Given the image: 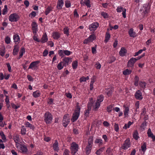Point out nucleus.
I'll return each mask as SVG.
<instances>
[{"instance_id": "obj_35", "label": "nucleus", "mask_w": 155, "mask_h": 155, "mask_svg": "<svg viewBox=\"0 0 155 155\" xmlns=\"http://www.w3.org/2000/svg\"><path fill=\"white\" fill-rule=\"evenodd\" d=\"M147 134H148V136L149 137H151L152 138L154 136L153 134L152 133L150 128H149L148 129Z\"/></svg>"}, {"instance_id": "obj_44", "label": "nucleus", "mask_w": 155, "mask_h": 155, "mask_svg": "<svg viewBox=\"0 0 155 155\" xmlns=\"http://www.w3.org/2000/svg\"><path fill=\"white\" fill-rule=\"evenodd\" d=\"M5 42L7 44H8L10 43V38L8 37V36H7L6 37L5 39Z\"/></svg>"}, {"instance_id": "obj_22", "label": "nucleus", "mask_w": 155, "mask_h": 155, "mask_svg": "<svg viewBox=\"0 0 155 155\" xmlns=\"http://www.w3.org/2000/svg\"><path fill=\"white\" fill-rule=\"evenodd\" d=\"M25 52V49L24 48H21V50L20 51V55L18 58V59H20L23 56V53Z\"/></svg>"}, {"instance_id": "obj_49", "label": "nucleus", "mask_w": 155, "mask_h": 155, "mask_svg": "<svg viewBox=\"0 0 155 155\" xmlns=\"http://www.w3.org/2000/svg\"><path fill=\"white\" fill-rule=\"evenodd\" d=\"M51 10V9L50 7H48L45 11V14L47 15Z\"/></svg>"}, {"instance_id": "obj_15", "label": "nucleus", "mask_w": 155, "mask_h": 155, "mask_svg": "<svg viewBox=\"0 0 155 155\" xmlns=\"http://www.w3.org/2000/svg\"><path fill=\"white\" fill-rule=\"evenodd\" d=\"M128 33L130 37L134 38L136 36V33L133 31V29L132 28H130L129 30Z\"/></svg>"}, {"instance_id": "obj_59", "label": "nucleus", "mask_w": 155, "mask_h": 155, "mask_svg": "<svg viewBox=\"0 0 155 155\" xmlns=\"http://www.w3.org/2000/svg\"><path fill=\"white\" fill-rule=\"evenodd\" d=\"M32 29L33 30V32L34 33H36V31H37V27H32Z\"/></svg>"}, {"instance_id": "obj_27", "label": "nucleus", "mask_w": 155, "mask_h": 155, "mask_svg": "<svg viewBox=\"0 0 155 155\" xmlns=\"http://www.w3.org/2000/svg\"><path fill=\"white\" fill-rule=\"evenodd\" d=\"M103 99L104 96L103 95H101L97 97V102L100 104L103 101Z\"/></svg>"}, {"instance_id": "obj_42", "label": "nucleus", "mask_w": 155, "mask_h": 155, "mask_svg": "<svg viewBox=\"0 0 155 155\" xmlns=\"http://www.w3.org/2000/svg\"><path fill=\"white\" fill-rule=\"evenodd\" d=\"M142 150L143 152H145L146 149V144L144 143L141 147Z\"/></svg>"}, {"instance_id": "obj_4", "label": "nucleus", "mask_w": 155, "mask_h": 155, "mask_svg": "<svg viewBox=\"0 0 155 155\" xmlns=\"http://www.w3.org/2000/svg\"><path fill=\"white\" fill-rule=\"evenodd\" d=\"M71 153L73 155H75L76 152L78 151V145L75 142H73L72 143V145L71 147Z\"/></svg>"}, {"instance_id": "obj_56", "label": "nucleus", "mask_w": 155, "mask_h": 155, "mask_svg": "<svg viewBox=\"0 0 155 155\" xmlns=\"http://www.w3.org/2000/svg\"><path fill=\"white\" fill-rule=\"evenodd\" d=\"M146 125H147V122L146 121H144V122H143V123L142 124L140 127L144 129L145 126H146Z\"/></svg>"}, {"instance_id": "obj_53", "label": "nucleus", "mask_w": 155, "mask_h": 155, "mask_svg": "<svg viewBox=\"0 0 155 155\" xmlns=\"http://www.w3.org/2000/svg\"><path fill=\"white\" fill-rule=\"evenodd\" d=\"M140 84L141 87L143 88L145 87L146 85V83L144 82H141L140 83Z\"/></svg>"}, {"instance_id": "obj_60", "label": "nucleus", "mask_w": 155, "mask_h": 155, "mask_svg": "<svg viewBox=\"0 0 155 155\" xmlns=\"http://www.w3.org/2000/svg\"><path fill=\"white\" fill-rule=\"evenodd\" d=\"M69 150L67 149H65L64 150L63 155H69Z\"/></svg>"}, {"instance_id": "obj_63", "label": "nucleus", "mask_w": 155, "mask_h": 155, "mask_svg": "<svg viewBox=\"0 0 155 155\" xmlns=\"http://www.w3.org/2000/svg\"><path fill=\"white\" fill-rule=\"evenodd\" d=\"M64 51H63L61 50H60L58 51V54H59V55L61 56L62 57L64 56Z\"/></svg>"}, {"instance_id": "obj_31", "label": "nucleus", "mask_w": 155, "mask_h": 155, "mask_svg": "<svg viewBox=\"0 0 155 155\" xmlns=\"http://www.w3.org/2000/svg\"><path fill=\"white\" fill-rule=\"evenodd\" d=\"M33 96L35 98L39 97L40 96V93L38 91H36L33 92Z\"/></svg>"}, {"instance_id": "obj_9", "label": "nucleus", "mask_w": 155, "mask_h": 155, "mask_svg": "<svg viewBox=\"0 0 155 155\" xmlns=\"http://www.w3.org/2000/svg\"><path fill=\"white\" fill-rule=\"evenodd\" d=\"M135 97L137 100H141L143 99L142 94L140 90L137 91L135 94Z\"/></svg>"}, {"instance_id": "obj_54", "label": "nucleus", "mask_w": 155, "mask_h": 155, "mask_svg": "<svg viewBox=\"0 0 155 155\" xmlns=\"http://www.w3.org/2000/svg\"><path fill=\"white\" fill-rule=\"evenodd\" d=\"M63 125L65 127H66L67 126V125L68 124L69 122H67V121H66L65 120H63Z\"/></svg>"}, {"instance_id": "obj_37", "label": "nucleus", "mask_w": 155, "mask_h": 155, "mask_svg": "<svg viewBox=\"0 0 155 155\" xmlns=\"http://www.w3.org/2000/svg\"><path fill=\"white\" fill-rule=\"evenodd\" d=\"M114 106V104H111L109 106H108L107 107V111L110 113V112L112 110V108Z\"/></svg>"}, {"instance_id": "obj_2", "label": "nucleus", "mask_w": 155, "mask_h": 155, "mask_svg": "<svg viewBox=\"0 0 155 155\" xmlns=\"http://www.w3.org/2000/svg\"><path fill=\"white\" fill-rule=\"evenodd\" d=\"M44 120L47 124H49L51 123L53 117L50 113L46 112L44 114Z\"/></svg>"}, {"instance_id": "obj_34", "label": "nucleus", "mask_w": 155, "mask_h": 155, "mask_svg": "<svg viewBox=\"0 0 155 155\" xmlns=\"http://www.w3.org/2000/svg\"><path fill=\"white\" fill-rule=\"evenodd\" d=\"M113 149H110V147L107 148V150L106 151V154L108 155H113L112 150Z\"/></svg>"}, {"instance_id": "obj_52", "label": "nucleus", "mask_w": 155, "mask_h": 155, "mask_svg": "<svg viewBox=\"0 0 155 155\" xmlns=\"http://www.w3.org/2000/svg\"><path fill=\"white\" fill-rule=\"evenodd\" d=\"M114 130L116 132H118L119 130V126L118 124L115 123L114 125Z\"/></svg>"}, {"instance_id": "obj_36", "label": "nucleus", "mask_w": 155, "mask_h": 155, "mask_svg": "<svg viewBox=\"0 0 155 155\" xmlns=\"http://www.w3.org/2000/svg\"><path fill=\"white\" fill-rule=\"evenodd\" d=\"M63 120H65L67 121V122H70V119L69 118V115L68 114H66L64 115L63 117Z\"/></svg>"}, {"instance_id": "obj_19", "label": "nucleus", "mask_w": 155, "mask_h": 155, "mask_svg": "<svg viewBox=\"0 0 155 155\" xmlns=\"http://www.w3.org/2000/svg\"><path fill=\"white\" fill-rule=\"evenodd\" d=\"M19 51L18 47L17 45H15L13 51V54L14 55H17Z\"/></svg>"}, {"instance_id": "obj_29", "label": "nucleus", "mask_w": 155, "mask_h": 155, "mask_svg": "<svg viewBox=\"0 0 155 155\" xmlns=\"http://www.w3.org/2000/svg\"><path fill=\"white\" fill-rule=\"evenodd\" d=\"M131 72V70L128 69H126L123 71V73L124 75H127L129 74Z\"/></svg>"}, {"instance_id": "obj_61", "label": "nucleus", "mask_w": 155, "mask_h": 155, "mask_svg": "<svg viewBox=\"0 0 155 155\" xmlns=\"http://www.w3.org/2000/svg\"><path fill=\"white\" fill-rule=\"evenodd\" d=\"M24 4L26 6V8H27L29 5V2L28 0H25L24 2Z\"/></svg>"}, {"instance_id": "obj_64", "label": "nucleus", "mask_w": 155, "mask_h": 155, "mask_svg": "<svg viewBox=\"0 0 155 155\" xmlns=\"http://www.w3.org/2000/svg\"><path fill=\"white\" fill-rule=\"evenodd\" d=\"M110 61L109 62V63L110 64L112 63V62H113L116 60V58L114 57H112L110 58Z\"/></svg>"}, {"instance_id": "obj_58", "label": "nucleus", "mask_w": 155, "mask_h": 155, "mask_svg": "<svg viewBox=\"0 0 155 155\" xmlns=\"http://www.w3.org/2000/svg\"><path fill=\"white\" fill-rule=\"evenodd\" d=\"M48 51L47 49H45L43 52V56L44 57H45L48 54Z\"/></svg>"}, {"instance_id": "obj_5", "label": "nucleus", "mask_w": 155, "mask_h": 155, "mask_svg": "<svg viewBox=\"0 0 155 155\" xmlns=\"http://www.w3.org/2000/svg\"><path fill=\"white\" fill-rule=\"evenodd\" d=\"M143 8L144 9L143 13L145 15L149 12L150 9V5H149V3L144 4L143 5Z\"/></svg>"}, {"instance_id": "obj_1", "label": "nucleus", "mask_w": 155, "mask_h": 155, "mask_svg": "<svg viewBox=\"0 0 155 155\" xmlns=\"http://www.w3.org/2000/svg\"><path fill=\"white\" fill-rule=\"evenodd\" d=\"M76 107L72 116L73 122H74L78 119L80 115V107L78 105V103H77Z\"/></svg>"}, {"instance_id": "obj_43", "label": "nucleus", "mask_w": 155, "mask_h": 155, "mask_svg": "<svg viewBox=\"0 0 155 155\" xmlns=\"http://www.w3.org/2000/svg\"><path fill=\"white\" fill-rule=\"evenodd\" d=\"M100 105V104L96 102L94 106V110L95 111L97 110V109L99 107Z\"/></svg>"}, {"instance_id": "obj_40", "label": "nucleus", "mask_w": 155, "mask_h": 155, "mask_svg": "<svg viewBox=\"0 0 155 155\" xmlns=\"http://www.w3.org/2000/svg\"><path fill=\"white\" fill-rule=\"evenodd\" d=\"M62 63L61 61L58 64L57 67L58 70H61L63 68L64 66L62 65Z\"/></svg>"}, {"instance_id": "obj_39", "label": "nucleus", "mask_w": 155, "mask_h": 155, "mask_svg": "<svg viewBox=\"0 0 155 155\" xmlns=\"http://www.w3.org/2000/svg\"><path fill=\"white\" fill-rule=\"evenodd\" d=\"M90 2V0H84V3L88 7L90 8L91 7Z\"/></svg>"}, {"instance_id": "obj_26", "label": "nucleus", "mask_w": 155, "mask_h": 155, "mask_svg": "<svg viewBox=\"0 0 155 155\" xmlns=\"http://www.w3.org/2000/svg\"><path fill=\"white\" fill-rule=\"evenodd\" d=\"M96 38V37L93 34L90 35L88 38L89 41H92L93 40H94Z\"/></svg>"}, {"instance_id": "obj_8", "label": "nucleus", "mask_w": 155, "mask_h": 155, "mask_svg": "<svg viewBox=\"0 0 155 155\" xmlns=\"http://www.w3.org/2000/svg\"><path fill=\"white\" fill-rule=\"evenodd\" d=\"M99 26V24L97 22H94L89 26V29L90 31H95Z\"/></svg>"}, {"instance_id": "obj_32", "label": "nucleus", "mask_w": 155, "mask_h": 155, "mask_svg": "<svg viewBox=\"0 0 155 155\" xmlns=\"http://www.w3.org/2000/svg\"><path fill=\"white\" fill-rule=\"evenodd\" d=\"M78 62L77 61H73L72 63V68L73 69H76L78 66Z\"/></svg>"}, {"instance_id": "obj_48", "label": "nucleus", "mask_w": 155, "mask_h": 155, "mask_svg": "<svg viewBox=\"0 0 155 155\" xmlns=\"http://www.w3.org/2000/svg\"><path fill=\"white\" fill-rule=\"evenodd\" d=\"M24 127V126H23L22 129H21V134L22 135H24L26 134V129L25 128H23Z\"/></svg>"}, {"instance_id": "obj_7", "label": "nucleus", "mask_w": 155, "mask_h": 155, "mask_svg": "<svg viewBox=\"0 0 155 155\" xmlns=\"http://www.w3.org/2000/svg\"><path fill=\"white\" fill-rule=\"evenodd\" d=\"M130 140L129 139H127L124 142V143L122 146V149L124 150L127 149L128 147H130V143L129 142Z\"/></svg>"}, {"instance_id": "obj_10", "label": "nucleus", "mask_w": 155, "mask_h": 155, "mask_svg": "<svg viewBox=\"0 0 155 155\" xmlns=\"http://www.w3.org/2000/svg\"><path fill=\"white\" fill-rule=\"evenodd\" d=\"M117 12H120L122 11V15L124 18L126 17V10L125 8H123L122 7H118L117 9Z\"/></svg>"}, {"instance_id": "obj_14", "label": "nucleus", "mask_w": 155, "mask_h": 155, "mask_svg": "<svg viewBox=\"0 0 155 155\" xmlns=\"http://www.w3.org/2000/svg\"><path fill=\"white\" fill-rule=\"evenodd\" d=\"M64 4V2L62 0H58V2L57 8L58 9H61L62 8V6Z\"/></svg>"}, {"instance_id": "obj_62", "label": "nucleus", "mask_w": 155, "mask_h": 155, "mask_svg": "<svg viewBox=\"0 0 155 155\" xmlns=\"http://www.w3.org/2000/svg\"><path fill=\"white\" fill-rule=\"evenodd\" d=\"M143 51V50H140L138 52L135 53V54L134 55V56L135 57L136 56H137L138 55L141 53Z\"/></svg>"}, {"instance_id": "obj_41", "label": "nucleus", "mask_w": 155, "mask_h": 155, "mask_svg": "<svg viewBox=\"0 0 155 155\" xmlns=\"http://www.w3.org/2000/svg\"><path fill=\"white\" fill-rule=\"evenodd\" d=\"M93 141V137L92 136H91L90 137L88 140V145H91V143H92Z\"/></svg>"}, {"instance_id": "obj_30", "label": "nucleus", "mask_w": 155, "mask_h": 155, "mask_svg": "<svg viewBox=\"0 0 155 155\" xmlns=\"http://www.w3.org/2000/svg\"><path fill=\"white\" fill-rule=\"evenodd\" d=\"M106 90V92L107 95L108 96H111L112 94V89L111 88H108Z\"/></svg>"}, {"instance_id": "obj_24", "label": "nucleus", "mask_w": 155, "mask_h": 155, "mask_svg": "<svg viewBox=\"0 0 155 155\" xmlns=\"http://www.w3.org/2000/svg\"><path fill=\"white\" fill-rule=\"evenodd\" d=\"M110 38V35L109 31H107L106 33L105 40L104 41L107 42L108 41Z\"/></svg>"}, {"instance_id": "obj_11", "label": "nucleus", "mask_w": 155, "mask_h": 155, "mask_svg": "<svg viewBox=\"0 0 155 155\" xmlns=\"http://www.w3.org/2000/svg\"><path fill=\"white\" fill-rule=\"evenodd\" d=\"M71 59V58L68 57H65L62 59V61H61L63 64V66L66 67L67 65H68V63L70 60Z\"/></svg>"}, {"instance_id": "obj_47", "label": "nucleus", "mask_w": 155, "mask_h": 155, "mask_svg": "<svg viewBox=\"0 0 155 155\" xmlns=\"http://www.w3.org/2000/svg\"><path fill=\"white\" fill-rule=\"evenodd\" d=\"M95 66L97 69H100L101 68V65L98 62H97L95 64Z\"/></svg>"}, {"instance_id": "obj_33", "label": "nucleus", "mask_w": 155, "mask_h": 155, "mask_svg": "<svg viewBox=\"0 0 155 155\" xmlns=\"http://www.w3.org/2000/svg\"><path fill=\"white\" fill-rule=\"evenodd\" d=\"M132 123L129 121L128 122V124H125L124 127H123L124 129H126L127 128L129 127L132 124Z\"/></svg>"}, {"instance_id": "obj_45", "label": "nucleus", "mask_w": 155, "mask_h": 155, "mask_svg": "<svg viewBox=\"0 0 155 155\" xmlns=\"http://www.w3.org/2000/svg\"><path fill=\"white\" fill-rule=\"evenodd\" d=\"M101 15L105 18H108V15L107 13L104 12H102L101 13Z\"/></svg>"}, {"instance_id": "obj_21", "label": "nucleus", "mask_w": 155, "mask_h": 155, "mask_svg": "<svg viewBox=\"0 0 155 155\" xmlns=\"http://www.w3.org/2000/svg\"><path fill=\"white\" fill-rule=\"evenodd\" d=\"M138 133L137 130H135L133 133V138L136 140H138L139 138V137L138 136Z\"/></svg>"}, {"instance_id": "obj_46", "label": "nucleus", "mask_w": 155, "mask_h": 155, "mask_svg": "<svg viewBox=\"0 0 155 155\" xmlns=\"http://www.w3.org/2000/svg\"><path fill=\"white\" fill-rule=\"evenodd\" d=\"M65 5L66 8H69L71 6V3L69 1H65Z\"/></svg>"}, {"instance_id": "obj_23", "label": "nucleus", "mask_w": 155, "mask_h": 155, "mask_svg": "<svg viewBox=\"0 0 155 155\" xmlns=\"http://www.w3.org/2000/svg\"><path fill=\"white\" fill-rule=\"evenodd\" d=\"M21 150L23 153H26L28 151L27 147L25 145H21L20 147Z\"/></svg>"}, {"instance_id": "obj_28", "label": "nucleus", "mask_w": 155, "mask_h": 155, "mask_svg": "<svg viewBox=\"0 0 155 155\" xmlns=\"http://www.w3.org/2000/svg\"><path fill=\"white\" fill-rule=\"evenodd\" d=\"M13 39L15 42H18L20 41V39L19 36L17 34L13 36Z\"/></svg>"}, {"instance_id": "obj_18", "label": "nucleus", "mask_w": 155, "mask_h": 155, "mask_svg": "<svg viewBox=\"0 0 155 155\" xmlns=\"http://www.w3.org/2000/svg\"><path fill=\"white\" fill-rule=\"evenodd\" d=\"M60 34L58 32H55L53 33L52 36L55 39H58L60 37Z\"/></svg>"}, {"instance_id": "obj_51", "label": "nucleus", "mask_w": 155, "mask_h": 155, "mask_svg": "<svg viewBox=\"0 0 155 155\" xmlns=\"http://www.w3.org/2000/svg\"><path fill=\"white\" fill-rule=\"evenodd\" d=\"M64 34H66L67 36L69 35V33L68 32V30L67 28H64Z\"/></svg>"}, {"instance_id": "obj_16", "label": "nucleus", "mask_w": 155, "mask_h": 155, "mask_svg": "<svg viewBox=\"0 0 155 155\" xmlns=\"http://www.w3.org/2000/svg\"><path fill=\"white\" fill-rule=\"evenodd\" d=\"M58 144L57 140L55 141V142L53 145V148L55 151H58L59 150L58 147Z\"/></svg>"}, {"instance_id": "obj_38", "label": "nucleus", "mask_w": 155, "mask_h": 155, "mask_svg": "<svg viewBox=\"0 0 155 155\" xmlns=\"http://www.w3.org/2000/svg\"><path fill=\"white\" fill-rule=\"evenodd\" d=\"M8 9V7L6 5H5L4 6V9L2 10V14L3 15H5L6 14Z\"/></svg>"}, {"instance_id": "obj_20", "label": "nucleus", "mask_w": 155, "mask_h": 155, "mask_svg": "<svg viewBox=\"0 0 155 155\" xmlns=\"http://www.w3.org/2000/svg\"><path fill=\"white\" fill-rule=\"evenodd\" d=\"M91 150V146L87 145L85 149L86 153L87 155L89 154L90 153Z\"/></svg>"}, {"instance_id": "obj_13", "label": "nucleus", "mask_w": 155, "mask_h": 155, "mask_svg": "<svg viewBox=\"0 0 155 155\" xmlns=\"http://www.w3.org/2000/svg\"><path fill=\"white\" fill-rule=\"evenodd\" d=\"M127 52V50L124 48L122 47L121 48L119 52V54L121 56H124L125 55V54Z\"/></svg>"}, {"instance_id": "obj_25", "label": "nucleus", "mask_w": 155, "mask_h": 155, "mask_svg": "<svg viewBox=\"0 0 155 155\" xmlns=\"http://www.w3.org/2000/svg\"><path fill=\"white\" fill-rule=\"evenodd\" d=\"M104 147L101 148L96 152L95 153L98 155H100L101 154L103 151L104 150Z\"/></svg>"}, {"instance_id": "obj_50", "label": "nucleus", "mask_w": 155, "mask_h": 155, "mask_svg": "<svg viewBox=\"0 0 155 155\" xmlns=\"http://www.w3.org/2000/svg\"><path fill=\"white\" fill-rule=\"evenodd\" d=\"M71 51L67 50L64 51V53L65 55L68 56L70 55L71 54Z\"/></svg>"}, {"instance_id": "obj_17", "label": "nucleus", "mask_w": 155, "mask_h": 155, "mask_svg": "<svg viewBox=\"0 0 155 155\" xmlns=\"http://www.w3.org/2000/svg\"><path fill=\"white\" fill-rule=\"evenodd\" d=\"M39 61H38L32 62L30 64L28 68V69L30 68L31 69L33 67H35L37 64L39 63Z\"/></svg>"}, {"instance_id": "obj_55", "label": "nucleus", "mask_w": 155, "mask_h": 155, "mask_svg": "<svg viewBox=\"0 0 155 155\" xmlns=\"http://www.w3.org/2000/svg\"><path fill=\"white\" fill-rule=\"evenodd\" d=\"M5 48H4L0 52V55L2 56H3L5 53Z\"/></svg>"}, {"instance_id": "obj_6", "label": "nucleus", "mask_w": 155, "mask_h": 155, "mask_svg": "<svg viewBox=\"0 0 155 155\" xmlns=\"http://www.w3.org/2000/svg\"><path fill=\"white\" fill-rule=\"evenodd\" d=\"M135 58H130L127 62V66L128 67H130L131 68H134V64L136 62Z\"/></svg>"}, {"instance_id": "obj_3", "label": "nucleus", "mask_w": 155, "mask_h": 155, "mask_svg": "<svg viewBox=\"0 0 155 155\" xmlns=\"http://www.w3.org/2000/svg\"><path fill=\"white\" fill-rule=\"evenodd\" d=\"M20 17L16 13L11 14L9 16L8 19L11 22H16L19 19Z\"/></svg>"}, {"instance_id": "obj_57", "label": "nucleus", "mask_w": 155, "mask_h": 155, "mask_svg": "<svg viewBox=\"0 0 155 155\" xmlns=\"http://www.w3.org/2000/svg\"><path fill=\"white\" fill-rule=\"evenodd\" d=\"M2 139L4 140L5 141L6 139V138L5 136V135L4 134L3 132H2V134L1 135Z\"/></svg>"}, {"instance_id": "obj_12", "label": "nucleus", "mask_w": 155, "mask_h": 155, "mask_svg": "<svg viewBox=\"0 0 155 155\" xmlns=\"http://www.w3.org/2000/svg\"><path fill=\"white\" fill-rule=\"evenodd\" d=\"M41 42L43 43L47 42L48 40V37L46 33H45L42 36V37L41 38Z\"/></svg>"}]
</instances>
